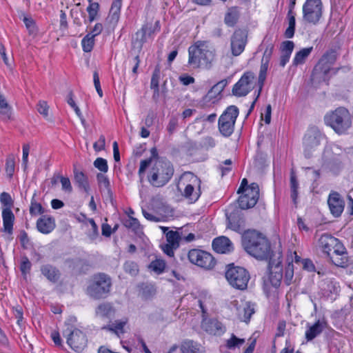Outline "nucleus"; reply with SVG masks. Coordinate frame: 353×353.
Listing matches in <instances>:
<instances>
[{
  "label": "nucleus",
  "instance_id": "nucleus-62",
  "mask_svg": "<svg viewBox=\"0 0 353 353\" xmlns=\"http://www.w3.org/2000/svg\"><path fill=\"white\" fill-rule=\"evenodd\" d=\"M273 50H274V45L272 43L268 44L263 52V55L261 61L270 63V61L271 59V57H272V55L273 53Z\"/></svg>",
  "mask_w": 353,
  "mask_h": 353
},
{
  "label": "nucleus",
  "instance_id": "nucleus-32",
  "mask_svg": "<svg viewBox=\"0 0 353 353\" xmlns=\"http://www.w3.org/2000/svg\"><path fill=\"white\" fill-rule=\"evenodd\" d=\"M180 349L182 353H197L200 350V344L192 340L186 339L181 343Z\"/></svg>",
  "mask_w": 353,
  "mask_h": 353
},
{
  "label": "nucleus",
  "instance_id": "nucleus-23",
  "mask_svg": "<svg viewBox=\"0 0 353 353\" xmlns=\"http://www.w3.org/2000/svg\"><path fill=\"white\" fill-rule=\"evenodd\" d=\"M115 312L112 304L108 302L99 304L95 310L96 316L108 319H112L114 316Z\"/></svg>",
  "mask_w": 353,
  "mask_h": 353
},
{
  "label": "nucleus",
  "instance_id": "nucleus-36",
  "mask_svg": "<svg viewBox=\"0 0 353 353\" xmlns=\"http://www.w3.org/2000/svg\"><path fill=\"white\" fill-rule=\"evenodd\" d=\"M298 188H299V182L296 179V176L294 172H292L290 174L291 198H292L293 203L295 205L297 203Z\"/></svg>",
  "mask_w": 353,
  "mask_h": 353
},
{
  "label": "nucleus",
  "instance_id": "nucleus-33",
  "mask_svg": "<svg viewBox=\"0 0 353 353\" xmlns=\"http://www.w3.org/2000/svg\"><path fill=\"white\" fill-rule=\"evenodd\" d=\"M313 50V47L305 48L299 50L295 54L293 59V65H299L303 64L306 59L309 57Z\"/></svg>",
  "mask_w": 353,
  "mask_h": 353
},
{
  "label": "nucleus",
  "instance_id": "nucleus-12",
  "mask_svg": "<svg viewBox=\"0 0 353 353\" xmlns=\"http://www.w3.org/2000/svg\"><path fill=\"white\" fill-rule=\"evenodd\" d=\"M248 32L245 29L238 28L230 37V49L233 56H239L248 43Z\"/></svg>",
  "mask_w": 353,
  "mask_h": 353
},
{
  "label": "nucleus",
  "instance_id": "nucleus-41",
  "mask_svg": "<svg viewBox=\"0 0 353 353\" xmlns=\"http://www.w3.org/2000/svg\"><path fill=\"white\" fill-rule=\"evenodd\" d=\"M166 263L164 260L157 259L150 263L149 268L155 273L160 274L163 272Z\"/></svg>",
  "mask_w": 353,
  "mask_h": 353
},
{
  "label": "nucleus",
  "instance_id": "nucleus-31",
  "mask_svg": "<svg viewBox=\"0 0 353 353\" xmlns=\"http://www.w3.org/2000/svg\"><path fill=\"white\" fill-rule=\"evenodd\" d=\"M127 322V319L115 321L114 323L110 325H107L102 327V330L110 331L117 336H119L120 334L124 333V326L126 325Z\"/></svg>",
  "mask_w": 353,
  "mask_h": 353
},
{
  "label": "nucleus",
  "instance_id": "nucleus-49",
  "mask_svg": "<svg viewBox=\"0 0 353 353\" xmlns=\"http://www.w3.org/2000/svg\"><path fill=\"white\" fill-rule=\"evenodd\" d=\"M99 10V4L97 2L91 3L87 8V12L88 13L89 21L92 22L96 19L98 11Z\"/></svg>",
  "mask_w": 353,
  "mask_h": 353
},
{
  "label": "nucleus",
  "instance_id": "nucleus-27",
  "mask_svg": "<svg viewBox=\"0 0 353 353\" xmlns=\"http://www.w3.org/2000/svg\"><path fill=\"white\" fill-rule=\"evenodd\" d=\"M2 218L4 231L10 234L12 233L14 215L11 209L3 208Z\"/></svg>",
  "mask_w": 353,
  "mask_h": 353
},
{
  "label": "nucleus",
  "instance_id": "nucleus-38",
  "mask_svg": "<svg viewBox=\"0 0 353 353\" xmlns=\"http://www.w3.org/2000/svg\"><path fill=\"white\" fill-rule=\"evenodd\" d=\"M123 270L125 273L132 276H136L139 272L138 264L133 261H127L123 264Z\"/></svg>",
  "mask_w": 353,
  "mask_h": 353
},
{
  "label": "nucleus",
  "instance_id": "nucleus-57",
  "mask_svg": "<svg viewBox=\"0 0 353 353\" xmlns=\"http://www.w3.org/2000/svg\"><path fill=\"white\" fill-rule=\"evenodd\" d=\"M37 111L43 116V117L47 118L48 117L49 105L46 101H39L37 104Z\"/></svg>",
  "mask_w": 353,
  "mask_h": 353
},
{
  "label": "nucleus",
  "instance_id": "nucleus-4",
  "mask_svg": "<svg viewBox=\"0 0 353 353\" xmlns=\"http://www.w3.org/2000/svg\"><path fill=\"white\" fill-rule=\"evenodd\" d=\"M151 165L147 176L149 183L155 188L163 187L174 175L173 164L168 159H157Z\"/></svg>",
  "mask_w": 353,
  "mask_h": 353
},
{
  "label": "nucleus",
  "instance_id": "nucleus-44",
  "mask_svg": "<svg viewBox=\"0 0 353 353\" xmlns=\"http://www.w3.org/2000/svg\"><path fill=\"white\" fill-rule=\"evenodd\" d=\"M97 179L100 185H103V187L106 189L108 195L112 197V192L110 189V183L109 179L107 176L104 175L102 173H98L97 174Z\"/></svg>",
  "mask_w": 353,
  "mask_h": 353
},
{
  "label": "nucleus",
  "instance_id": "nucleus-64",
  "mask_svg": "<svg viewBox=\"0 0 353 353\" xmlns=\"http://www.w3.org/2000/svg\"><path fill=\"white\" fill-rule=\"evenodd\" d=\"M302 268L307 272H315V265L310 259H304L301 261Z\"/></svg>",
  "mask_w": 353,
  "mask_h": 353
},
{
  "label": "nucleus",
  "instance_id": "nucleus-30",
  "mask_svg": "<svg viewBox=\"0 0 353 353\" xmlns=\"http://www.w3.org/2000/svg\"><path fill=\"white\" fill-rule=\"evenodd\" d=\"M147 41V36L145 34L144 31H143V29L141 28V30H138L135 33L134 37L132 38V46L133 49H137L138 53H139L143 46V44Z\"/></svg>",
  "mask_w": 353,
  "mask_h": 353
},
{
  "label": "nucleus",
  "instance_id": "nucleus-20",
  "mask_svg": "<svg viewBox=\"0 0 353 353\" xmlns=\"http://www.w3.org/2000/svg\"><path fill=\"white\" fill-rule=\"evenodd\" d=\"M193 183L198 184V190L197 191L194 190V187L192 184H188L185 189L182 195L191 203L196 202L201 196V190H200V183L201 181L196 176H192Z\"/></svg>",
  "mask_w": 353,
  "mask_h": 353
},
{
  "label": "nucleus",
  "instance_id": "nucleus-5",
  "mask_svg": "<svg viewBox=\"0 0 353 353\" xmlns=\"http://www.w3.org/2000/svg\"><path fill=\"white\" fill-rule=\"evenodd\" d=\"M324 122L339 135L347 134L352 124V116L345 107H339L327 112L324 117Z\"/></svg>",
  "mask_w": 353,
  "mask_h": 353
},
{
  "label": "nucleus",
  "instance_id": "nucleus-58",
  "mask_svg": "<svg viewBox=\"0 0 353 353\" xmlns=\"http://www.w3.org/2000/svg\"><path fill=\"white\" fill-rule=\"evenodd\" d=\"M88 222L91 225V232L88 234L89 237L92 240H94L99 236V230L97 223L93 219H88Z\"/></svg>",
  "mask_w": 353,
  "mask_h": 353
},
{
  "label": "nucleus",
  "instance_id": "nucleus-14",
  "mask_svg": "<svg viewBox=\"0 0 353 353\" xmlns=\"http://www.w3.org/2000/svg\"><path fill=\"white\" fill-rule=\"evenodd\" d=\"M66 343L72 350L77 352H81L88 344V339L84 332L78 328L69 332L66 337Z\"/></svg>",
  "mask_w": 353,
  "mask_h": 353
},
{
  "label": "nucleus",
  "instance_id": "nucleus-63",
  "mask_svg": "<svg viewBox=\"0 0 353 353\" xmlns=\"http://www.w3.org/2000/svg\"><path fill=\"white\" fill-rule=\"evenodd\" d=\"M232 163V161L231 159H226L222 163V164L219 165L222 176L227 174L229 172L231 171L232 167L230 165Z\"/></svg>",
  "mask_w": 353,
  "mask_h": 353
},
{
  "label": "nucleus",
  "instance_id": "nucleus-9",
  "mask_svg": "<svg viewBox=\"0 0 353 353\" xmlns=\"http://www.w3.org/2000/svg\"><path fill=\"white\" fill-rule=\"evenodd\" d=\"M323 134L316 126L308 128L303 137L304 156L310 159L313 156V152L320 145Z\"/></svg>",
  "mask_w": 353,
  "mask_h": 353
},
{
  "label": "nucleus",
  "instance_id": "nucleus-24",
  "mask_svg": "<svg viewBox=\"0 0 353 353\" xmlns=\"http://www.w3.org/2000/svg\"><path fill=\"white\" fill-rule=\"evenodd\" d=\"M327 326L325 321L318 320L313 325L310 326L305 332V339L310 341L319 335Z\"/></svg>",
  "mask_w": 353,
  "mask_h": 353
},
{
  "label": "nucleus",
  "instance_id": "nucleus-46",
  "mask_svg": "<svg viewBox=\"0 0 353 353\" xmlns=\"http://www.w3.org/2000/svg\"><path fill=\"white\" fill-rule=\"evenodd\" d=\"M294 276V265L293 261H288V265L285 268L284 281L286 285H289L292 283Z\"/></svg>",
  "mask_w": 353,
  "mask_h": 353
},
{
  "label": "nucleus",
  "instance_id": "nucleus-55",
  "mask_svg": "<svg viewBox=\"0 0 353 353\" xmlns=\"http://www.w3.org/2000/svg\"><path fill=\"white\" fill-rule=\"evenodd\" d=\"M326 165L330 170L336 171L342 167V162L339 157H335L333 159L327 161Z\"/></svg>",
  "mask_w": 353,
  "mask_h": 353
},
{
  "label": "nucleus",
  "instance_id": "nucleus-61",
  "mask_svg": "<svg viewBox=\"0 0 353 353\" xmlns=\"http://www.w3.org/2000/svg\"><path fill=\"white\" fill-rule=\"evenodd\" d=\"M294 48V43L292 41H283L281 44V52H285L292 54Z\"/></svg>",
  "mask_w": 353,
  "mask_h": 353
},
{
  "label": "nucleus",
  "instance_id": "nucleus-53",
  "mask_svg": "<svg viewBox=\"0 0 353 353\" xmlns=\"http://www.w3.org/2000/svg\"><path fill=\"white\" fill-rule=\"evenodd\" d=\"M93 165L96 168H97L99 171L105 173L108 170L107 160L103 158H97L94 161Z\"/></svg>",
  "mask_w": 353,
  "mask_h": 353
},
{
  "label": "nucleus",
  "instance_id": "nucleus-28",
  "mask_svg": "<svg viewBox=\"0 0 353 353\" xmlns=\"http://www.w3.org/2000/svg\"><path fill=\"white\" fill-rule=\"evenodd\" d=\"M121 6L122 0H114L112 3L108 19L113 26H115L119 20Z\"/></svg>",
  "mask_w": 353,
  "mask_h": 353
},
{
  "label": "nucleus",
  "instance_id": "nucleus-22",
  "mask_svg": "<svg viewBox=\"0 0 353 353\" xmlns=\"http://www.w3.org/2000/svg\"><path fill=\"white\" fill-rule=\"evenodd\" d=\"M41 274L50 282L57 283L61 276L60 271L55 266L50 264L43 265L41 267Z\"/></svg>",
  "mask_w": 353,
  "mask_h": 353
},
{
  "label": "nucleus",
  "instance_id": "nucleus-56",
  "mask_svg": "<svg viewBox=\"0 0 353 353\" xmlns=\"http://www.w3.org/2000/svg\"><path fill=\"white\" fill-rule=\"evenodd\" d=\"M216 145V141L214 138L212 137H205L202 139L201 143V148L209 150L210 148H213Z\"/></svg>",
  "mask_w": 353,
  "mask_h": 353
},
{
  "label": "nucleus",
  "instance_id": "nucleus-37",
  "mask_svg": "<svg viewBox=\"0 0 353 353\" xmlns=\"http://www.w3.org/2000/svg\"><path fill=\"white\" fill-rule=\"evenodd\" d=\"M338 52L335 49L327 50L321 57V62L324 61L330 65H333L337 59Z\"/></svg>",
  "mask_w": 353,
  "mask_h": 353
},
{
  "label": "nucleus",
  "instance_id": "nucleus-13",
  "mask_svg": "<svg viewBox=\"0 0 353 353\" xmlns=\"http://www.w3.org/2000/svg\"><path fill=\"white\" fill-rule=\"evenodd\" d=\"M254 74L248 71L243 73L240 79L234 85L232 94L236 97H245L252 90V81L254 79Z\"/></svg>",
  "mask_w": 353,
  "mask_h": 353
},
{
  "label": "nucleus",
  "instance_id": "nucleus-43",
  "mask_svg": "<svg viewBox=\"0 0 353 353\" xmlns=\"http://www.w3.org/2000/svg\"><path fill=\"white\" fill-rule=\"evenodd\" d=\"M123 225L132 230L136 232L140 227L139 221L137 219L129 215L128 218L123 220Z\"/></svg>",
  "mask_w": 353,
  "mask_h": 353
},
{
  "label": "nucleus",
  "instance_id": "nucleus-16",
  "mask_svg": "<svg viewBox=\"0 0 353 353\" xmlns=\"http://www.w3.org/2000/svg\"><path fill=\"white\" fill-rule=\"evenodd\" d=\"M327 204L331 214L335 217H340L344 210L345 201L337 192H332L327 199Z\"/></svg>",
  "mask_w": 353,
  "mask_h": 353
},
{
  "label": "nucleus",
  "instance_id": "nucleus-11",
  "mask_svg": "<svg viewBox=\"0 0 353 353\" xmlns=\"http://www.w3.org/2000/svg\"><path fill=\"white\" fill-rule=\"evenodd\" d=\"M190 263L206 270H212L216 262L213 256L206 251L199 249H192L188 253Z\"/></svg>",
  "mask_w": 353,
  "mask_h": 353
},
{
  "label": "nucleus",
  "instance_id": "nucleus-48",
  "mask_svg": "<svg viewBox=\"0 0 353 353\" xmlns=\"http://www.w3.org/2000/svg\"><path fill=\"white\" fill-rule=\"evenodd\" d=\"M288 27L284 32L285 38L291 39L294 35L295 27H296V19L295 17H288Z\"/></svg>",
  "mask_w": 353,
  "mask_h": 353
},
{
  "label": "nucleus",
  "instance_id": "nucleus-6",
  "mask_svg": "<svg viewBox=\"0 0 353 353\" xmlns=\"http://www.w3.org/2000/svg\"><path fill=\"white\" fill-rule=\"evenodd\" d=\"M112 287V279L105 273H98L93 276L87 288V294L94 299H105L108 296Z\"/></svg>",
  "mask_w": 353,
  "mask_h": 353
},
{
  "label": "nucleus",
  "instance_id": "nucleus-60",
  "mask_svg": "<svg viewBox=\"0 0 353 353\" xmlns=\"http://www.w3.org/2000/svg\"><path fill=\"white\" fill-rule=\"evenodd\" d=\"M30 148V146L28 143H25L23 145L22 165L24 170H26L28 167V159Z\"/></svg>",
  "mask_w": 353,
  "mask_h": 353
},
{
  "label": "nucleus",
  "instance_id": "nucleus-25",
  "mask_svg": "<svg viewBox=\"0 0 353 353\" xmlns=\"http://www.w3.org/2000/svg\"><path fill=\"white\" fill-rule=\"evenodd\" d=\"M74 179L78 188L85 192L88 193L90 191V184L88 177L82 171H79L76 168H74Z\"/></svg>",
  "mask_w": 353,
  "mask_h": 353
},
{
  "label": "nucleus",
  "instance_id": "nucleus-7",
  "mask_svg": "<svg viewBox=\"0 0 353 353\" xmlns=\"http://www.w3.org/2000/svg\"><path fill=\"white\" fill-rule=\"evenodd\" d=\"M225 276L230 285L234 288L239 290L247 289L250 276L245 268L234 265V263L228 264L226 266Z\"/></svg>",
  "mask_w": 353,
  "mask_h": 353
},
{
  "label": "nucleus",
  "instance_id": "nucleus-29",
  "mask_svg": "<svg viewBox=\"0 0 353 353\" xmlns=\"http://www.w3.org/2000/svg\"><path fill=\"white\" fill-rule=\"evenodd\" d=\"M150 152H151V157L150 158L144 159V160H141L140 162V167L139 169L138 174H139V176L141 182H143V176L145 174V172L146 169L150 165H151V164L153 163L152 159L153 158H157V159H159L158 157V152H157V150L156 148H152L150 150Z\"/></svg>",
  "mask_w": 353,
  "mask_h": 353
},
{
  "label": "nucleus",
  "instance_id": "nucleus-3",
  "mask_svg": "<svg viewBox=\"0 0 353 353\" xmlns=\"http://www.w3.org/2000/svg\"><path fill=\"white\" fill-rule=\"evenodd\" d=\"M319 247L334 265L341 268L348 266L349 256L347 249L339 239L327 233L323 234L319 239Z\"/></svg>",
  "mask_w": 353,
  "mask_h": 353
},
{
  "label": "nucleus",
  "instance_id": "nucleus-1",
  "mask_svg": "<svg viewBox=\"0 0 353 353\" xmlns=\"http://www.w3.org/2000/svg\"><path fill=\"white\" fill-rule=\"evenodd\" d=\"M241 243L248 254L257 260L268 261L270 281L273 287H279L283 278L282 252H274L266 236L255 230L245 231L241 236Z\"/></svg>",
  "mask_w": 353,
  "mask_h": 353
},
{
  "label": "nucleus",
  "instance_id": "nucleus-52",
  "mask_svg": "<svg viewBox=\"0 0 353 353\" xmlns=\"http://www.w3.org/2000/svg\"><path fill=\"white\" fill-rule=\"evenodd\" d=\"M161 79V70L160 68L157 66L152 73L151 81H150V88H159V81Z\"/></svg>",
  "mask_w": 353,
  "mask_h": 353
},
{
  "label": "nucleus",
  "instance_id": "nucleus-8",
  "mask_svg": "<svg viewBox=\"0 0 353 353\" xmlns=\"http://www.w3.org/2000/svg\"><path fill=\"white\" fill-rule=\"evenodd\" d=\"M239 114V108L236 105H231L227 107L219 117L218 129L223 137H229L233 134Z\"/></svg>",
  "mask_w": 353,
  "mask_h": 353
},
{
  "label": "nucleus",
  "instance_id": "nucleus-17",
  "mask_svg": "<svg viewBox=\"0 0 353 353\" xmlns=\"http://www.w3.org/2000/svg\"><path fill=\"white\" fill-rule=\"evenodd\" d=\"M213 250L220 254H227L233 251L234 247L231 241L226 236H221L212 241Z\"/></svg>",
  "mask_w": 353,
  "mask_h": 353
},
{
  "label": "nucleus",
  "instance_id": "nucleus-54",
  "mask_svg": "<svg viewBox=\"0 0 353 353\" xmlns=\"http://www.w3.org/2000/svg\"><path fill=\"white\" fill-rule=\"evenodd\" d=\"M243 321L248 323L252 315L254 313V309L250 303H246L243 308Z\"/></svg>",
  "mask_w": 353,
  "mask_h": 353
},
{
  "label": "nucleus",
  "instance_id": "nucleus-18",
  "mask_svg": "<svg viewBox=\"0 0 353 353\" xmlns=\"http://www.w3.org/2000/svg\"><path fill=\"white\" fill-rule=\"evenodd\" d=\"M202 329L210 334H221L225 332V327L221 322L214 319H209L207 317L203 319L201 323Z\"/></svg>",
  "mask_w": 353,
  "mask_h": 353
},
{
  "label": "nucleus",
  "instance_id": "nucleus-47",
  "mask_svg": "<svg viewBox=\"0 0 353 353\" xmlns=\"http://www.w3.org/2000/svg\"><path fill=\"white\" fill-rule=\"evenodd\" d=\"M0 202L4 207L3 208L12 209L14 205V201L12 200L10 194L6 192L1 194Z\"/></svg>",
  "mask_w": 353,
  "mask_h": 353
},
{
  "label": "nucleus",
  "instance_id": "nucleus-10",
  "mask_svg": "<svg viewBox=\"0 0 353 353\" xmlns=\"http://www.w3.org/2000/svg\"><path fill=\"white\" fill-rule=\"evenodd\" d=\"M321 0H306L303 6V19L308 23L316 25L323 14Z\"/></svg>",
  "mask_w": 353,
  "mask_h": 353
},
{
  "label": "nucleus",
  "instance_id": "nucleus-39",
  "mask_svg": "<svg viewBox=\"0 0 353 353\" xmlns=\"http://www.w3.org/2000/svg\"><path fill=\"white\" fill-rule=\"evenodd\" d=\"M94 45V37L91 33L87 34L81 41L83 50L85 52H90L92 50Z\"/></svg>",
  "mask_w": 353,
  "mask_h": 353
},
{
  "label": "nucleus",
  "instance_id": "nucleus-40",
  "mask_svg": "<svg viewBox=\"0 0 353 353\" xmlns=\"http://www.w3.org/2000/svg\"><path fill=\"white\" fill-rule=\"evenodd\" d=\"M166 239L168 244L179 247V242L181 236L179 232L170 230L166 233Z\"/></svg>",
  "mask_w": 353,
  "mask_h": 353
},
{
  "label": "nucleus",
  "instance_id": "nucleus-42",
  "mask_svg": "<svg viewBox=\"0 0 353 353\" xmlns=\"http://www.w3.org/2000/svg\"><path fill=\"white\" fill-rule=\"evenodd\" d=\"M36 193L34 194L30 206V213L31 215L43 214L44 209L41 203H37L35 200Z\"/></svg>",
  "mask_w": 353,
  "mask_h": 353
},
{
  "label": "nucleus",
  "instance_id": "nucleus-21",
  "mask_svg": "<svg viewBox=\"0 0 353 353\" xmlns=\"http://www.w3.org/2000/svg\"><path fill=\"white\" fill-rule=\"evenodd\" d=\"M138 295L144 301L152 299L157 294V288L150 283H141L137 285Z\"/></svg>",
  "mask_w": 353,
  "mask_h": 353
},
{
  "label": "nucleus",
  "instance_id": "nucleus-2",
  "mask_svg": "<svg viewBox=\"0 0 353 353\" xmlns=\"http://www.w3.org/2000/svg\"><path fill=\"white\" fill-rule=\"evenodd\" d=\"M216 49L209 41H196L188 48V65L210 70L216 60Z\"/></svg>",
  "mask_w": 353,
  "mask_h": 353
},
{
  "label": "nucleus",
  "instance_id": "nucleus-59",
  "mask_svg": "<svg viewBox=\"0 0 353 353\" xmlns=\"http://www.w3.org/2000/svg\"><path fill=\"white\" fill-rule=\"evenodd\" d=\"M178 127V118L176 117H172L167 125V130L170 134H172L176 130Z\"/></svg>",
  "mask_w": 353,
  "mask_h": 353
},
{
  "label": "nucleus",
  "instance_id": "nucleus-50",
  "mask_svg": "<svg viewBox=\"0 0 353 353\" xmlns=\"http://www.w3.org/2000/svg\"><path fill=\"white\" fill-rule=\"evenodd\" d=\"M15 161L12 155L9 156L6 161V172L9 178H12L14 172Z\"/></svg>",
  "mask_w": 353,
  "mask_h": 353
},
{
  "label": "nucleus",
  "instance_id": "nucleus-34",
  "mask_svg": "<svg viewBox=\"0 0 353 353\" xmlns=\"http://www.w3.org/2000/svg\"><path fill=\"white\" fill-rule=\"evenodd\" d=\"M269 62H265L261 61V65L260 67V71L259 74V78H258V93H257V97H259L261 92L262 91L263 87L264 85L265 81L266 79V75H267V71L268 69Z\"/></svg>",
  "mask_w": 353,
  "mask_h": 353
},
{
  "label": "nucleus",
  "instance_id": "nucleus-26",
  "mask_svg": "<svg viewBox=\"0 0 353 353\" xmlns=\"http://www.w3.org/2000/svg\"><path fill=\"white\" fill-rule=\"evenodd\" d=\"M240 18V12L237 6L228 8L224 17V23L228 27H234Z\"/></svg>",
  "mask_w": 353,
  "mask_h": 353
},
{
  "label": "nucleus",
  "instance_id": "nucleus-45",
  "mask_svg": "<svg viewBox=\"0 0 353 353\" xmlns=\"http://www.w3.org/2000/svg\"><path fill=\"white\" fill-rule=\"evenodd\" d=\"M244 343V339H239L234 334H232L230 339L226 341V347L230 350H232L242 345Z\"/></svg>",
  "mask_w": 353,
  "mask_h": 353
},
{
  "label": "nucleus",
  "instance_id": "nucleus-19",
  "mask_svg": "<svg viewBox=\"0 0 353 353\" xmlns=\"http://www.w3.org/2000/svg\"><path fill=\"white\" fill-rule=\"evenodd\" d=\"M55 226V220L52 216L42 215L37 221V228L43 234L51 232Z\"/></svg>",
  "mask_w": 353,
  "mask_h": 353
},
{
  "label": "nucleus",
  "instance_id": "nucleus-15",
  "mask_svg": "<svg viewBox=\"0 0 353 353\" xmlns=\"http://www.w3.org/2000/svg\"><path fill=\"white\" fill-rule=\"evenodd\" d=\"M259 197V187L256 183H252L248 192L241 195L238 199L239 206L242 210L253 208Z\"/></svg>",
  "mask_w": 353,
  "mask_h": 353
},
{
  "label": "nucleus",
  "instance_id": "nucleus-51",
  "mask_svg": "<svg viewBox=\"0 0 353 353\" xmlns=\"http://www.w3.org/2000/svg\"><path fill=\"white\" fill-rule=\"evenodd\" d=\"M32 264L26 256H23L21 258L20 264V271L23 276H26L27 274L30 273L31 270Z\"/></svg>",
  "mask_w": 353,
  "mask_h": 353
},
{
  "label": "nucleus",
  "instance_id": "nucleus-35",
  "mask_svg": "<svg viewBox=\"0 0 353 353\" xmlns=\"http://www.w3.org/2000/svg\"><path fill=\"white\" fill-rule=\"evenodd\" d=\"M330 70L331 65L324 61L321 62V59H320L317 64L314 68L313 73L322 74L323 79H325Z\"/></svg>",
  "mask_w": 353,
  "mask_h": 353
}]
</instances>
